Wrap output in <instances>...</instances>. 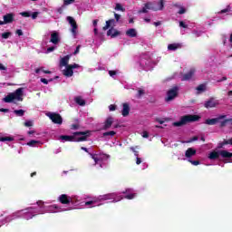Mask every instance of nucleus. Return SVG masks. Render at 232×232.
Instances as JSON below:
<instances>
[{
  "mask_svg": "<svg viewBox=\"0 0 232 232\" xmlns=\"http://www.w3.org/2000/svg\"><path fill=\"white\" fill-rule=\"evenodd\" d=\"M90 130L86 131H76L72 133V136L62 135L60 136L61 140H65V142H84L88 140V137H90Z\"/></svg>",
  "mask_w": 232,
  "mask_h": 232,
  "instance_id": "nucleus-1",
  "label": "nucleus"
},
{
  "mask_svg": "<svg viewBox=\"0 0 232 232\" xmlns=\"http://www.w3.org/2000/svg\"><path fill=\"white\" fill-rule=\"evenodd\" d=\"M200 116L195 115V114H188L185 116H182L179 121H174L172 123V126H175L176 128H180V126H186V124H188V122H197V121H199Z\"/></svg>",
  "mask_w": 232,
  "mask_h": 232,
  "instance_id": "nucleus-2",
  "label": "nucleus"
},
{
  "mask_svg": "<svg viewBox=\"0 0 232 232\" xmlns=\"http://www.w3.org/2000/svg\"><path fill=\"white\" fill-rule=\"evenodd\" d=\"M24 92V88H18L14 92H10L4 98V102H12L13 101H18L23 102V93Z\"/></svg>",
  "mask_w": 232,
  "mask_h": 232,
  "instance_id": "nucleus-3",
  "label": "nucleus"
},
{
  "mask_svg": "<svg viewBox=\"0 0 232 232\" xmlns=\"http://www.w3.org/2000/svg\"><path fill=\"white\" fill-rule=\"evenodd\" d=\"M222 157V159H231L232 153L227 150H220V151H212L208 155V159L210 160H217V159H219V157Z\"/></svg>",
  "mask_w": 232,
  "mask_h": 232,
  "instance_id": "nucleus-4",
  "label": "nucleus"
},
{
  "mask_svg": "<svg viewBox=\"0 0 232 232\" xmlns=\"http://www.w3.org/2000/svg\"><path fill=\"white\" fill-rule=\"evenodd\" d=\"M176 97H179V86H174L167 92L166 102L173 101Z\"/></svg>",
  "mask_w": 232,
  "mask_h": 232,
  "instance_id": "nucleus-5",
  "label": "nucleus"
},
{
  "mask_svg": "<svg viewBox=\"0 0 232 232\" xmlns=\"http://www.w3.org/2000/svg\"><path fill=\"white\" fill-rule=\"evenodd\" d=\"M47 117L52 120V122H53V124H63V117L59 113L49 112L47 114Z\"/></svg>",
  "mask_w": 232,
  "mask_h": 232,
  "instance_id": "nucleus-6",
  "label": "nucleus"
},
{
  "mask_svg": "<svg viewBox=\"0 0 232 232\" xmlns=\"http://www.w3.org/2000/svg\"><path fill=\"white\" fill-rule=\"evenodd\" d=\"M226 115H219L218 118L207 119L205 124H208V126H215V124H218V122H220V121L226 119Z\"/></svg>",
  "mask_w": 232,
  "mask_h": 232,
  "instance_id": "nucleus-7",
  "label": "nucleus"
},
{
  "mask_svg": "<svg viewBox=\"0 0 232 232\" xmlns=\"http://www.w3.org/2000/svg\"><path fill=\"white\" fill-rule=\"evenodd\" d=\"M67 21H68L69 24H71V26H72V29H71L72 34H73V35H77L78 25H77V22L75 21V19H73V17H72V16H67Z\"/></svg>",
  "mask_w": 232,
  "mask_h": 232,
  "instance_id": "nucleus-8",
  "label": "nucleus"
},
{
  "mask_svg": "<svg viewBox=\"0 0 232 232\" xmlns=\"http://www.w3.org/2000/svg\"><path fill=\"white\" fill-rule=\"evenodd\" d=\"M58 200L61 204L68 205V204H70V202H72V198H70L66 194H62L59 196Z\"/></svg>",
  "mask_w": 232,
  "mask_h": 232,
  "instance_id": "nucleus-9",
  "label": "nucleus"
},
{
  "mask_svg": "<svg viewBox=\"0 0 232 232\" xmlns=\"http://www.w3.org/2000/svg\"><path fill=\"white\" fill-rule=\"evenodd\" d=\"M112 125H113V117L109 116V117L105 120V121H104V123H103L102 130L106 131L107 130H110Z\"/></svg>",
  "mask_w": 232,
  "mask_h": 232,
  "instance_id": "nucleus-10",
  "label": "nucleus"
},
{
  "mask_svg": "<svg viewBox=\"0 0 232 232\" xmlns=\"http://www.w3.org/2000/svg\"><path fill=\"white\" fill-rule=\"evenodd\" d=\"M218 104V102L215 101V98H210L208 101L205 102L204 106L205 108L209 109V108H216Z\"/></svg>",
  "mask_w": 232,
  "mask_h": 232,
  "instance_id": "nucleus-11",
  "label": "nucleus"
},
{
  "mask_svg": "<svg viewBox=\"0 0 232 232\" xmlns=\"http://www.w3.org/2000/svg\"><path fill=\"white\" fill-rule=\"evenodd\" d=\"M50 43H53V44H59V43H61V38H59V33L54 32L51 34Z\"/></svg>",
  "mask_w": 232,
  "mask_h": 232,
  "instance_id": "nucleus-12",
  "label": "nucleus"
},
{
  "mask_svg": "<svg viewBox=\"0 0 232 232\" xmlns=\"http://www.w3.org/2000/svg\"><path fill=\"white\" fill-rule=\"evenodd\" d=\"M193 75H195V69H190L189 72L183 74L181 81H190Z\"/></svg>",
  "mask_w": 232,
  "mask_h": 232,
  "instance_id": "nucleus-13",
  "label": "nucleus"
},
{
  "mask_svg": "<svg viewBox=\"0 0 232 232\" xmlns=\"http://www.w3.org/2000/svg\"><path fill=\"white\" fill-rule=\"evenodd\" d=\"M107 35L111 36V39L117 37L118 35H121V32L117 31V29L111 27L107 31Z\"/></svg>",
  "mask_w": 232,
  "mask_h": 232,
  "instance_id": "nucleus-14",
  "label": "nucleus"
},
{
  "mask_svg": "<svg viewBox=\"0 0 232 232\" xmlns=\"http://www.w3.org/2000/svg\"><path fill=\"white\" fill-rule=\"evenodd\" d=\"M195 155H197V150H195L194 148H188L185 151V157L187 159H191V157H195Z\"/></svg>",
  "mask_w": 232,
  "mask_h": 232,
  "instance_id": "nucleus-15",
  "label": "nucleus"
},
{
  "mask_svg": "<svg viewBox=\"0 0 232 232\" xmlns=\"http://www.w3.org/2000/svg\"><path fill=\"white\" fill-rule=\"evenodd\" d=\"M123 109L121 111L122 117H128L130 115V103H123Z\"/></svg>",
  "mask_w": 232,
  "mask_h": 232,
  "instance_id": "nucleus-16",
  "label": "nucleus"
},
{
  "mask_svg": "<svg viewBox=\"0 0 232 232\" xmlns=\"http://www.w3.org/2000/svg\"><path fill=\"white\" fill-rule=\"evenodd\" d=\"M65 67L66 68L65 70H63V74L65 77H73V69L70 65H67Z\"/></svg>",
  "mask_w": 232,
  "mask_h": 232,
  "instance_id": "nucleus-17",
  "label": "nucleus"
},
{
  "mask_svg": "<svg viewBox=\"0 0 232 232\" xmlns=\"http://www.w3.org/2000/svg\"><path fill=\"white\" fill-rule=\"evenodd\" d=\"M71 57H72V55H70V54L63 56L60 61V66H70V64H68V63H70Z\"/></svg>",
  "mask_w": 232,
  "mask_h": 232,
  "instance_id": "nucleus-18",
  "label": "nucleus"
},
{
  "mask_svg": "<svg viewBox=\"0 0 232 232\" xmlns=\"http://www.w3.org/2000/svg\"><path fill=\"white\" fill-rule=\"evenodd\" d=\"M101 200H115V193L105 194L103 196H100Z\"/></svg>",
  "mask_w": 232,
  "mask_h": 232,
  "instance_id": "nucleus-19",
  "label": "nucleus"
},
{
  "mask_svg": "<svg viewBox=\"0 0 232 232\" xmlns=\"http://www.w3.org/2000/svg\"><path fill=\"white\" fill-rule=\"evenodd\" d=\"M4 22L5 24L14 23V14H7L4 15Z\"/></svg>",
  "mask_w": 232,
  "mask_h": 232,
  "instance_id": "nucleus-20",
  "label": "nucleus"
},
{
  "mask_svg": "<svg viewBox=\"0 0 232 232\" xmlns=\"http://www.w3.org/2000/svg\"><path fill=\"white\" fill-rule=\"evenodd\" d=\"M74 102H76V104H78L79 106H86V101H84V99H82V96H76L74 98Z\"/></svg>",
  "mask_w": 232,
  "mask_h": 232,
  "instance_id": "nucleus-21",
  "label": "nucleus"
},
{
  "mask_svg": "<svg viewBox=\"0 0 232 232\" xmlns=\"http://www.w3.org/2000/svg\"><path fill=\"white\" fill-rule=\"evenodd\" d=\"M111 26H115V19H110L106 21L105 26H103L102 30L106 31L109 30Z\"/></svg>",
  "mask_w": 232,
  "mask_h": 232,
  "instance_id": "nucleus-22",
  "label": "nucleus"
},
{
  "mask_svg": "<svg viewBox=\"0 0 232 232\" xmlns=\"http://www.w3.org/2000/svg\"><path fill=\"white\" fill-rule=\"evenodd\" d=\"M126 35H128V37H137V30L130 28L126 31Z\"/></svg>",
  "mask_w": 232,
  "mask_h": 232,
  "instance_id": "nucleus-23",
  "label": "nucleus"
},
{
  "mask_svg": "<svg viewBox=\"0 0 232 232\" xmlns=\"http://www.w3.org/2000/svg\"><path fill=\"white\" fill-rule=\"evenodd\" d=\"M196 90H197V92H198V94L204 93V92H206V90H207L206 84H204V83L199 84V85L196 88Z\"/></svg>",
  "mask_w": 232,
  "mask_h": 232,
  "instance_id": "nucleus-24",
  "label": "nucleus"
},
{
  "mask_svg": "<svg viewBox=\"0 0 232 232\" xmlns=\"http://www.w3.org/2000/svg\"><path fill=\"white\" fill-rule=\"evenodd\" d=\"M180 48L179 44H169L168 45V50H170L171 52H175V50H179Z\"/></svg>",
  "mask_w": 232,
  "mask_h": 232,
  "instance_id": "nucleus-25",
  "label": "nucleus"
},
{
  "mask_svg": "<svg viewBox=\"0 0 232 232\" xmlns=\"http://www.w3.org/2000/svg\"><path fill=\"white\" fill-rule=\"evenodd\" d=\"M144 6L147 10H154V12H157V8L153 7V3L151 2H147L144 4Z\"/></svg>",
  "mask_w": 232,
  "mask_h": 232,
  "instance_id": "nucleus-26",
  "label": "nucleus"
},
{
  "mask_svg": "<svg viewBox=\"0 0 232 232\" xmlns=\"http://www.w3.org/2000/svg\"><path fill=\"white\" fill-rule=\"evenodd\" d=\"M19 216H17V213H14V214H12L10 216H7L5 218V220H6V222H12V220H15V218H17Z\"/></svg>",
  "mask_w": 232,
  "mask_h": 232,
  "instance_id": "nucleus-27",
  "label": "nucleus"
},
{
  "mask_svg": "<svg viewBox=\"0 0 232 232\" xmlns=\"http://www.w3.org/2000/svg\"><path fill=\"white\" fill-rule=\"evenodd\" d=\"M14 140L13 137L5 136V137H0V142H12Z\"/></svg>",
  "mask_w": 232,
  "mask_h": 232,
  "instance_id": "nucleus-28",
  "label": "nucleus"
},
{
  "mask_svg": "<svg viewBox=\"0 0 232 232\" xmlns=\"http://www.w3.org/2000/svg\"><path fill=\"white\" fill-rule=\"evenodd\" d=\"M36 144H42V143L41 141L35 140H32L29 142H27V146H30L32 148H35Z\"/></svg>",
  "mask_w": 232,
  "mask_h": 232,
  "instance_id": "nucleus-29",
  "label": "nucleus"
},
{
  "mask_svg": "<svg viewBox=\"0 0 232 232\" xmlns=\"http://www.w3.org/2000/svg\"><path fill=\"white\" fill-rule=\"evenodd\" d=\"M103 137H115L117 135V132L115 130H110L107 132H103Z\"/></svg>",
  "mask_w": 232,
  "mask_h": 232,
  "instance_id": "nucleus-30",
  "label": "nucleus"
},
{
  "mask_svg": "<svg viewBox=\"0 0 232 232\" xmlns=\"http://www.w3.org/2000/svg\"><path fill=\"white\" fill-rule=\"evenodd\" d=\"M92 157V160H94L95 164H99L100 160H101V156L97 155V154H92L89 153Z\"/></svg>",
  "mask_w": 232,
  "mask_h": 232,
  "instance_id": "nucleus-31",
  "label": "nucleus"
},
{
  "mask_svg": "<svg viewBox=\"0 0 232 232\" xmlns=\"http://www.w3.org/2000/svg\"><path fill=\"white\" fill-rule=\"evenodd\" d=\"M135 197H137V193H129L125 195L124 198H126L127 200H133Z\"/></svg>",
  "mask_w": 232,
  "mask_h": 232,
  "instance_id": "nucleus-32",
  "label": "nucleus"
},
{
  "mask_svg": "<svg viewBox=\"0 0 232 232\" xmlns=\"http://www.w3.org/2000/svg\"><path fill=\"white\" fill-rule=\"evenodd\" d=\"M14 113H15V115L17 117H23L24 115V111L23 109H21V110H14Z\"/></svg>",
  "mask_w": 232,
  "mask_h": 232,
  "instance_id": "nucleus-33",
  "label": "nucleus"
},
{
  "mask_svg": "<svg viewBox=\"0 0 232 232\" xmlns=\"http://www.w3.org/2000/svg\"><path fill=\"white\" fill-rule=\"evenodd\" d=\"M146 92L142 89L138 90V93L136 94L137 99H140L142 95H145Z\"/></svg>",
  "mask_w": 232,
  "mask_h": 232,
  "instance_id": "nucleus-34",
  "label": "nucleus"
},
{
  "mask_svg": "<svg viewBox=\"0 0 232 232\" xmlns=\"http://www.w3.org/2000/svg\"><path fill=\"white\" fill-rule=\"evenodd\" d=\"M73 3H75V0H63V6L73 5Z\"/></svg>",
  "mask_w": 232,
  "mask_h": 232,
  "instance_id": "nucleus-35",
  "label": "nucleus"
},
{
  "mask_svg": "<svg viewBox=\"0 0 232 232\" xmlns=\"http://www.w3.org/2000/svg\"><path fill=\"white\" fill-rule=\"evenodd\" d=\"M10 35H12L11 32H5L2 34V39H8V37H10Z\"/></svg>",
  "mask_w": 232,
  "mask_h": 232,
  "instance_id": "nucleus-36",
  "label": "nucleus"
},
{
  "mask_svg": "<svg viewBox=\"0 0 232 232\" xmlns=\"http://www.w3.org/2000/svg\"><path fill=\"white\" fill-rule=\"evenodd\" d=\"M158 5H159V8L156 10H164V0H160Z\"/></svg>",
  "mask_w": 232,
  "mask_h": 232,
  "instance_id": "nucleus-37",
  "label": "nucleus"
},
{
  "mask_svg": "<svg viewBox=\"0 0 232 232\" xmlns=\"http://www.w3.org/2000/svg\"><path fill=\"white\" fill-rule=\"evenodd\" d=\"M115 10L124 12L126 9H124V7H122V5L121 4H116Z\"/></svg>",
  "mask_w": 232,
  "mask_h": 232,
  "instance_id": "nucleus-38",
  "label": "nucleus"
},
{
  "mask_svg": "<svg viewBox=\"0 0 232 232\" xmlns=\"http://www.w3.org/2000/svg\"><path fill=\"white\" fill-rule=\"evenodd\" d=\"M188 162L190 164H192L193 166H198L200 164V161L199 160H188Z\"/></svg>",
  "mask_w": 232,
  "mask_h": 232,
  "instance_id": "nucleus-39",
  "label": "nucleus"
},
{
  "mask_svg": "<svg viewBox=\"0 0 232 232\" xmlns=\"http://www.w3.org/2000/svg\"><path fill=\"white\" fill-rule=\"evenodd\" d=\"M65 6H66V5H64V4H63L61 7H59V8L57 9V13L60 14H63V12H64V7H65Z\"/></svg>",
  "mask_w": 232,
  "mask_h": 232,
  "instance_id": "nucleus-40",
  "label": "nucleus"
},
{
  "mask_svg": "<svg viewBox=\"0 0 232 232\" xmlns=\"http://www.w3.org/2000/svg\"><path fill=\"white\" fill-rule=\"evenodd\" d=\"M20 15H22V17H30V12H22L20 13Z\"/></svg>",
  "mask_w": 232,
  "mask_h": 232,
  "instance_id": "nucleus-41",
  "label": "nucleus"
},
{
  "mask_svg": "<svg viewBox=\"0 0 232 232\" xmlns=\"http://www.w3.org/2000/svg\"><path fill=\"white\" fill-rule=\"evenodd\" d=\"M55 46H51L49 48H47L45 53H52V52H53L55 50Z\"/></svg>",
  "mask_w": 232,
  "mask_h": 232,
  "instance_id": "nucleus-42",
  "label": "nucleus"
},
{
  "mask_svg": "<svg viewBox=\"0 0 232 232\" xmlns=\"http://www.w3.org/2000/svg\"><path fill=\"white\" fill-rule=\"evenodd\" d=\"M69 66L71 67V69L75 70L77 68H81V65H79L78 63H73V64H69Z\"/></svg>",
  "mask_w": 232,
  "mask_h": 232,
  "instance_id": "nucleus-43",
  "label": "nucleus"
},
{
  "mask_svg": "<svg viewBox=\"0 0 232 232\" xmlns=\"http://www.w3.org/2000/svg\"><path fill=\"white\" fill-rule=\"evenodd\" d=\"M138 14H148V9L143 6L140 10L138 11Z\"/></svg>",
  "mask_w": 232,
  "mask_h": 232,
  "instance_id": "nucleus-44",
  "label": "nucleus"
},
{
  "mask_svg": "<svg viewBox=\"0 0 232 232\" xmlns=\"http://www.w3.org/2000/svg\"><path fill=\"white\" fill-rule=\"evenodd\" d=\"M24 126H25L26 128H31V126H34V123L32 121H25L24 123Z\"/></svg>",
  "mask_w": 232,
  "mask_h": 232,
  "instance_id": "nucleus-45",
  "label": "nucleus"
},
{
  "mask_svg": "<svg viewBox=\"0 0 232 232\" xmlns=\"http://www.w3.org/2000/svg\"><path fill=\"white\" fill-rule=\"evenodd\" d=\"M227 119H226V120H224V121H222L221 122H220V128H225V126L227 124Z\"/></svg>",
  "mask_w": 232,
  "mask_h": 232,
  "instance_id": "nucleus-46",
  "label": "nucleus"
},
{
  "mask_svg": "<svg viewBox=\"0 0 232 232\" xmlns=\"http://www.w3.org/2000/svg\"><path fill=\"white\" fill-rule=\"evenodd\" d=\"M109 110L110 111H115V110H117V105L111 104Z\"/></svg>",
  "mask_w": 232,
  "mask_h": 232,
  "instance_id": "nucleus-47",
  "label": "nucleus"
},
{
  "mask_svg": "<svg viewBox=\"0 0 232 232\" xmlns=\"http://www.w3.org/2000/svg\"><path fill=\"white\" fill-rule=\"evenodd\" d=\"M80 51H81V45H77L75 51L73 52V55H77V53H79Z\"/></svg>",
  "mask_w": 232,
  "mask_h": 232,
  "instance_id": "nucleus-48",
  "label": "nucleus"
},
{
  "mask_svg": "<svg viewBox=\"0 0 232 232\" xmlns=\"http://www.w3.org/2000/svg\"><path fill=\"white\" fill-rule=\"evenodd\" d=\"M179 26H180L181 28H188V24H186V23H184L183 21H180V22H179Z\"/></svg>",
  "mask_w": 232,
  "mask_h": 232,
  "instance_id": "nucleus-49",
  "label": "nucleus"
},
{
  "mask_svg": "<svg viewBox=\"0 0 232 232\" xmlns=\"http://www.w3.org/2000/svg\"><path fill=\"white\" fill-rule=\"evenodd\" d=\"M109 75L111 77H113L114 75H117V71H109Z\"/></svg>",
  "mask_w": 232,
  "mask_h": 232,
  "instance_id": "nucleus-50",
  "label": "nucleus"
},
{
  "mask_svg": "<svg viewBox=\"0 0 232 232\" xmlns=\"http://www.w3.org/2000/svg\"><path fill=\"white\" fill-rule=\"evenodd\" d=\"M185 12H186V8L181 7V8L179 9V11L178 12V14H179V15H182V14H184Z\"/></svg>",
  "mask_w": 232,
  "mask_h": 232,
  "instance_id": "nucleus-51",
  "label": "nucleus"
},
{
  "mask_svg": "<svg viewBox=\"0 0 232 232\" xmlns=\"http://www.w3.org/2000/svg\"><path fill=\"white\" fill-rule=\"evenodd\" d=\"M71 130H79V125L78 124H72L71 125Z\"/></svg>",
  "mask_w": 232,
  "mask_h": 232,
  "instance_id": "nucleus-52",
  "label": "nucleus"
},
{
  "mask_svg": "<svg viewBox=\"0 0 232 232\" xmlns=\"http://www.w3.org/2000/svg\"><path fill=\"white\" fill-rule=\"evenodd\" d=\"M37 15H39V13L38 12H34L32 14V19H37Z\"/></svg>",
  "mask_w": 232,
  "mask_h": 232,
  "instance_id": "nucleus-53",
  "label": "nucleus"
},
{
  "mask_svg": "<svg viewBox=\"0 0 232 232\" xmlns=\"http://www.w3.org/2000/svg\"><path fill=\"white\" fill-rule=\"evenodd\" d=\"M114 17H115V20H116L117 22H119L120 19H121V14H117V13H114Z\"/></svg>",
  "mask_w": 232,
  "mask_h": 232,
  "instance_id": "nucleus-54",
  "label": "nucleus"
},
{
  "mask_svg": "<svg viewBox=\"0 0 232 232\" xmlns=\"http://www.w3.org/2000/svg\"><path fill=\"white\" fill-rule=\"evenodd\" d=\"M195 140H198V136L192 137L188 142H195Z\"/></svg>",
  "mask_w": 232,
  "mask_h": 232,
  "instance_id": "nucleus-55",
  "label": "nucleus"
},
{
  "mask_svg": "<svg viewBox=\"0 0 232 232\" xmlns=\"http://www.w3.org/2000/svg\"><path fill=\"white\" fill-rule=\"evenodd\" d=\"M136 164L139 166L140 164H142V160L139 157L136 159Z\"/></svg>",
  "mask_w": 232,
  "mask_h": 232,
  "instance_id": "nucleus-56",
  "label": "nucleus"
},
{
  "mask_svg": "<svg viewBox=\"0 0 232 232\" xmlns=\"http://www.w3.org/2000/svg\"><path fill=\"white\" fill-rule=\"evenodd\" d=\"M142 137L143 139H148V137H150V133H148V131H143Z\"/></svg>",
  "mask_w": 232,
  "mask_h": 232,
  "instance_id": "nucleus-57",
  "label": "nucleus"
},
{
  "mask_svg": "<svg viewBox=\"0 0 232 232\" xmlns=\"http://www.w3.org/2000/svg\"><path fill=\"white\" fill-rule=\"evenodd\" d=\"M92 204H95V201L91 200V201L85 202V206H92Z\"/></svg>",
  "mask_w": 232,
  "mask_h": 232,
  "instance_id": "nucleus-58",
  "label": "nucleus"
},
{
  "mask_svg": "<svg viewBox=\"0 0 232 232\" xmlns=\"http://www.w3.org/2000/svg\"><path fill=\"white\" fill-rule=\"evenodd\" d=\"M224 141H222V142H220V143H218V150H222V148H224Z\"/></svg>",
  "mask_w": 232,
  "mask_h": 232,
  "instance_id": "nucleus-59",
  "label": "nucleus"
},
{
  "mask_svg": "<svg viewBox=\"0 0 232 232\" xmlns=\"http://www.w3.org/2000/svg\"><path fill=\"white\" fill-rule=\"evenodd\" d=\"M227 12H229L228 8L223 9L219 12V14H227Z\"/></svg>",
  "mask_w": 232,
  "mask_h": 232,
  "instance_id": "nucleus-60",
  "label": "nucleus"
},
{
  "mask_svg": "<svg viewBox=\"0 0 232 232\" xmlns=\"http://www.w3.org/2000/svg\"><path fill=\"white\" fill-rule=\"evenodd\" d=\"M41 82H43L44 84H48V81L45 78H41Z\"/></svg>",
  "mask_w": 232,
  "mask_h": 232,
  "instance_id": "nucleus-61",
  "label": "nucleus"
},
{
  "mask_svg": "<svg viewBox=\"0 0 232 232\" xmlns=\"http://www.w3.org/2000/svg\"><path fill=\"white\" fill-rule=\"evenodd\" d=\"M0 111H2L3 113H8V111H10V110L2 108V109H0Z\"/></svg>",
  "mask_w": 232,
  "mask_h": 232,
  "instance_id": "nucleus-62",
  "label": "nucleus"
},
{
  "mask_svg": "<svg viewBox=\"0 0 232 232\" xmlns=\"http://www.w3.org/2000/svg\"><path fill=\"white\" fill-rule=\"evenodd\" d=\"M16 34L19 36L23 35V30H21V29L16 30Z\"/></svg>",
  "mask_w": 232,
  "mask_h": 232,
  "instance_id": "nucleus-63",
  "label": "nucleus"
},
{
  "mask_svg": "<svg viewBox=\"0 0 232 232\" xmlns=\"http://www.w3.org/2000/svg\"><path fill=\"white\" fill-rule=\"evenodd\" d=\"M156 122H159L160 124H164V121L160 120V118H157Z\"/></svg>",
  "mask_w": 232,
  "mask_h": 232,
  "instance_id": "nucleus-64",
  "label": "nucleus"
}]
</instances>
